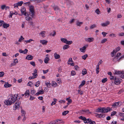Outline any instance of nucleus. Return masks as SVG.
Listing matches in <instances>:
<instances>
[{"mask_svg": "<svg viewBox=\"0 0 124 124\" xmlns=\"http://www.w3.org/2000/svg\"><path fill=\"white\" fill-rule=\"evenodd\" d=\"M87 73V70L85 69H83L82 71V74L83 75H85Z\"/></svg>", "mask_w": 124, "mask_h": 124, "instance_id": "26", "label": "nucleus"}, {"mask_svg": "<svg viewBox=\"0 0 124 124\" xmlns=\"http://www.w3.org/2000/svg\"><path fill=\"white\" fill-rule=\"evenodd\" d=\"M40 82L39 81H38L36 83V84H35V85L37 87H38L40 85Z\"/></svg>", "mask_w": 124, "mask_h": 124, "instance_id": "35", "label": "nucleus"}, {"mask_svg": "<svg viewBox=\"0 0 124 124\" xmlns=\"http://www.w3.org/2000/svg\"><path fill=\"white\" fill-rule=\"evenodd\" d=\"M44 91L43 89L39 90L38 92L35 95L36 96L40 94H43L44 93Z\"/></svg>", "mask_w": 124, "mask_h": 124, "instance_id": "10", "label": "nucleus"}, {"mask_svg": "<svg viewBox=\"0 0 124 124\" xmlns=\"http://www.w3.org/2000/svg\"><path fill=\"white\" fill-rule=\"evenodd\" d=\"M114 80L115 81V84L116 85H118L122 81V79H119L116 77H115Z\"/></svg>", "mask_w": 124, "mask_h": 124, "instance_id": "3", "label": "nucleus"}, {"mask_svg": "<svg viewBox=\"0 0 124 124\" xmlns=\"http://www.w3.org/2000/svg\"><path fill=\"white\" fill-rule=\"evenodd\" d=\"M95 114H97L96 115V116L97 118H103L105 116V114L103 113H102L99 114H97L96 113H95Z\"/></svg>", "mask_w": 124, "mask_h": 124, "instance_id": "6", "label": "nucleus"}, {"mask_svg": "<svg viewBox=\"0 0 124 124\" xmlns=\"http://www.w3.org/2000/svg\"><path fill=\"white\" fill-rule=\"evenodd\" d=\"M29 14L33 18L35 15L34 11H30Z\"/></svg>", "mask_w": 124, "mask_h": 124, "instance_id": "17", "label": "nucleus"}, {"mask_svg": "<svg viewBox=\"0 0 124 124\" xmlns=\"http://www.w3.org/2000/svg\"><path fill=\"white\" fill-rule=\"evenodd\" d=\"M53 8L54 10L55 11H60V9L57 6H54L53 7Z\"/></svg>", "mask_w": 124, "mask_h": 124, "instance_id": "20", "label": "nucleus"}, {"mask_svg": "<svg viewBox=\"0 0 124 124\" xmlns=\"http://www.w3.org/2000/svg\"><path fill=\"white\" fill-rule=\"evenodd\" d=\"M122 73V72L120 71H116L114 74H121Z\"/></svg>", "mask_w": 124, "mask_h": 124, "instance_id": "38", "label": "nucleus"}, {"mask_svg": "<svg viewBox=\"0 0 124 124\" xmlns=\"http://www.w3.org/2000/svg\"><path fill=\"white\" fill-rule=\"evenodd\" d=\"M87 124H95V122L93 121H91L90 123H89Z\"/></svg>", "mask_w": 124, "mask_h": 124, "instance_id": "61", "label": "nucleus"}, {"mask_svg": "<svg viewBox=\"0 0 124 124\" xmlns=\"http://www.w3.org/2000/svg\"><path fill=\"white\" fill-rule=\"evenodd\" d=\"M120 50V47H118L116 48L115 50V53L117 52V51H119Z\"/></svg>", "mask_w": 124, "mask_h": 124, "instance_id": "43", "label": "nucleus"}, {"mask_svg": "<svg viewBox=\"0 0 124 124\" xmlns=\"http://www.w3.org/2000/svg\"><path fill=\"white\" fill-rule=\"evenodd\" d=\"M107 41V39L104 38L102 40L101 43H104L106 41Z\"/></svg>", "mask_w": 124, "mask_h": 124, "instance_id": "39", "label": "nucleus"}, {"mask_svg": "<svg viewBox=\"0 0 124 124\" xmlns=\"http://www.w3.org/2000/svg\"><path fill=\"white\" fill-rule=\"evenodd\" d=\"M87 45L81 48L80 49V50L81 52L84 53L85 52V50L86 49V47H87Z\"/></svg>", "mask_w": 124, "mask_h": 124, "instance_id": "7", "label": "nucleus"}, {"mask_svg": "<svg viewBox=\"0 0 124 124\" xmlns=\"http://www.w3.org/2000/svg\"><path fill=\"white\" fill-rule=\"evenodd\" d=\"M23 37L22 36H21L20 38L18 39V41L19 42H21L23 40Z\"/></svg>", "mask_w": 124, "mask_h": 124, "instance_id": "55", "label": "nucleus"}, {"mask_svg": "<svg viewBox=\"0 0 124 124\" xmlns=\"http://www.w3.org/2000/svg\"><path fill=\"white\" fill-rule=\"evenodd\" d=\"M4 22L3 21H0V26H1L3 24Z\"/></svg>", "mask_w": 124, "mask_h": 124, "instance_id": "60", "label": "nucleus"}, {"mask_svg": "<svg viewBox=\"0 0 124 124\" xmlns=\"http://www.w3.org/2000/svg\"><path fill=\"white\" fill-rule=\"evenodd\" d=\"M116 113V112L115 111H113L111 112V116H112L115 115Z\"/></svg>", "mask_w": 124, "mask_h": 124, "instance_id": "41", "label": "nucleus"}, {"mask_svg": "<svg viewBox=\"0 0 124 124\" xmlns=\"http://www.w3.org/2000/svg\"><path fill=\"white\" fill-rule=\"evenodd\" d=\"M115 50H113V51L111 53V56L112 57H113L114 55V54L115 53Z\"/></svg>", "mask_w": 124, "mask_h": 124, "instance_id": "50", "label": "nucleus"}, {"mask_svg": "<svg viewBox=\"0 0 124 124\" xmlns=\"http://www.w3.org/2000/svg\"><path fill=\"white\" fill-rule=\"evenodd\" d=\"M30 11H34V7L33 6L31 5L29 7Z\"/></svg>", "mask_w": 124, "mask_h": 124, "instance_id": "25", "label": "nucleus"}, {"mask_svg": "<svg viewBox=\"0 0 124 124\" xmlns=\"http://www.w3.org/2000/svg\"><path fill=\"white\" fill-rule=\"evenodd\" d=\"M61 41L63 42L66 43L67 41V39L65 38H61Z\"/></svg>", "mask_w": 124, "mask_h": 124, "instance_id": "32", "label": "nucleus"}, {"mask_svg": "<svg viewBox=\"0 0 124 124\" xmlns=\"http://www.w3.org/2000/svg\"><path fill=\"white\" fill-rule=\"evenodd\" d=\"M73 62V61L72 60V58H70L69 59L68 63H70V62Z\"/></svg>", "mask_w": 124, "mask_h": 124, "instance_id": "48", "label": "nucleus"}, {"mask_svg": "<svg viewBox=\"0 0 124 124\" xmlns=\"http://www.w3.org/2000/svg\"><path fill=\"white\" fill-rule=\"evenodd\" d=\"M88 56L87 54H85L82 56V58L84 60H85L86 58Z\"/></svg>", "mask_w": 124, "mask_h": 124, "instance_id": "37", "label": "nucleus"}, {"mask_svg": "<svg viewBox=\"0 0 124 124\" xmlns=\"http://www.w3.org/2000/svg\"><path fill=\"white\" fill-rule=\"evenodd\" d=\"M95 114H97L96 115V116L97 118H103L105 116V114L103 113H102L99 114H97L96 113H95Z\"/></svg>", "mask_w": 124, "mask_h": 124, "instance_id": "5", "label": "nucleus"}, {"mask_svg": "<svg viewBox=\"0 0 124 124\" xmlns=\"http://www.w3.org/2000/svg\"><path fill=\"white\" fill-rule=\"evenodd\" d=\"M24 15H25L26 16H29V12H27L24 13Z\"/></svg>", "mask_w": 124, "mask_h": 124, "instance_id": "45", "label": "nucleus"}, {"mask_svg": "<svg viewBox=\"0 0 124 124\" xmlns=\"http://www.w3.org/2000/svg\"><path fill=\"white\" fill-rule=\"evenodd\" d=\"M32 84L31 82H29L27 84V85L31 87Z\"/></svg>", "mask_w": 124, "mask_h": 124, "instance_id": "58", "label": "nucleus"}, {"mask_svg": "<svg viewBox=\"0 0 124 124\" xmlns=\"http://www.w3.org/2000/svg\"><path fill=\"white\" fill-rule=\"evenodd\" d=\"M26 19L28 21H30L32 19V18L30 17L29 16H26Z\"/></svg>", "mask_w": 124, "mask_h": 124, "instance_id": "30", "label": "nucleus"}, {"mask_svg": "<svg viewBox=\"0 0 124 124\" xmlns=\"http://www.w3.org/2000/svg\"><path fill=\"white\" fill-rule=\"evenodd\" d=\"M54 57L56 59H59L60 57V56L59 54H57L56 52L54 53Z\"/></svg>", "mask_w": 124, "mask_h": 124, "instance_id": "16", "label": "nucleus"}, {"mask_svg": "<svg viewBox=\"0 0 124 124\" xmlns=\"http://www.w3.org/2000/svg\"><path fill=\"white\" fill-rule=\"evenodd\" d=\"M57 84L55 82L53 81L52 82V85L53 87H55L57 86Z\"/></svg>", "mask_w": 124, "mask_h": 124, "instance_id": "28", "label": "nucleus"}, {"mask_svg": "<svg viewBox=\"0 0 124 124\" xmlns=\"http://www.w3.org/2000/svg\"><path fill=\"white\" fill-rule=\"evenodd\" d=\"M20 103L19 102L16 103L14 105L13 109L16 110L19 107Z\"/></svg>", "mask_w": 124, "mask_h": 124, "instance_id": "4", "label": "nucleus"}, {"mask_svg": "<svg viewBox=\"0 0 124 124\" xmlns=\"http://www.w3.org/2000/svg\"><path fill=\"white\" fill-rule=\"evenodd\" d=\"M33 40L31 39H30L29 40H25V42H26V43H30L31 41H32Z\"/></svg>", "mask_w": 124, "mask_h": 124, "instance_id": "57", "label": "nucleus"}, {"mask_svg": "<svg viewBox=\"0 0 124 124\" xmlns=\"http://www.w3.org/2000/svg\"><path fill=\"white\" fill-rule=\"evenodd\" d=\"M79 118L84 121H85V120L86 119V118L85 117H83L82 116L79 117Z\"/></svg>", "mask_w": 124, "mask_h": 124, "instance_id": "33", "label": "nucleus"}, {"mask_svg": "<svg viewBox=\"0 0 124 124\" xmlns=\"http://www.w3.org/2000/svg\"><path fill=\"white\" fill-rule=\"evenodd\" d=\"M23 1H20L17 3L18 6H21L23 3Z\"/></svg>", "mask_w": 124, "mask_h": 124, "instance_id": "36", "label": "nucleus"}, {"mask_svg": "<svg viewBox=\"0 0 124 124\" xmlns=\"http://www.w3.org/2000/svg\"><path fill=\"white\" fill-rule=\"evenodd\" d=\"M70 47V46L67 45H66L64 46L63 47V49L64 50H65L67 48H69Z\"/></svg>", "mask_w": 124, "mask_h": 124, "instance_id": "29", "label": "nucleus"}, {"mask_svg": "<svg viewBox=\"0 0 124 124\" xmlns=\"http://www.w3.org/2000/svg\"><path fill=\"white\" fill-rule=\"evenodd\" d=\"M107 80V78H104L102 80V82L103 83H104L106 82Z\"/></svg>", "mask_w": 124, "mask_h": 124, "instance_id": "40", "label": "nucleus"}, {"mask_svg": "<svg viewBox=\"0 0 124 124\" xmlns=\"http://www.w3.org/2000/svg\"><path fill=\"white\" fill-rule=\"evenodd\" d=\"M76 23L77 25L80 26L81 25L83 24V22H79L78 21V20L76 21Z\"/></svg>", "mask_w": 124, "mask_h": 124, "instance_id": "18", "label": "nucleus"}, {"mask_svg": "<svg viewBox=\"0 0 124 124\" xmlns=\"http://www.w3.org/2000/svg\"><path fill=\"white\" fill-rule=\"evenodd\" d=\"M95 12L98 14H99L100 12L99 9H97L95 11Z\"/></svg>", "mask_w": 124, "mask_h": 124, "instance_id": "54", "label": "nucleus"}, {"mask_svg": "<svg viewBox=\"0 0 124 124\" xmlns=\"http://www.w3.org/2000/svg\"><path fill=\"white\" fill-rule=\"evenodd\" d=\"M72 100L71 99H70L68 100V102L67 103L68 105H69L70 103L72 102Z\"/></svg>", "mask_w": 124, "mask_h": 124, "instance_id": "56", "label": "nucleus"}, {"mask_svg": "<svg viewBox=\"0 0 124 124\" xmlns=\"http://www.w3.org/2000/svg\"><path fill=\"white\" fill-rule=\"evenodd\" d=\"M72 42L71 41H68L67 40V41L66 42V43L68 45H70L72 44Z\"/></svg>", "mask_w": 124, "mask_h": 124, "instance_id": "42", "label": "nucleus"}, {"mask_svg": "<svg viewBox=\"0 0 124 124\" xmlns=\"http://www.w3.org/2000/svg\"><path fill=\"white\" fill-rule=\"evenodd\" d=\"M112 109L110 107H108L107 108L100 107L96 109V112H101L102 113H107L108 112L110 111Z\"/></svg>", "mask_w": 124, "mask_h": 124, "instance_id": "2", "label": "nucleus"}, {"mask_svg": "<svg viewBox=\"0 0 124 124\" xmlns=\"http://www.w3.org/2000/svg\"><path fill=\"white\" fill-rule=\"evenodd\" d=\"M17 96V94H16L11 95L8 100L4 101V103L7 105H11L15 102Z\"/></svg>", "mask_w": 124, "mask_h": 124, "instance_id": "1", "label": "nucleus"}, {"mask_svg": "<svg viewBox=\"0 0 124 124\" xmlns=\"http://www.w3.org/2000/svg\"><path fill=\"white\" fill-rule=\"evenodd\" d=\"M71 74L72 76H74L76 75V72L74 70H72L71 71Z\"/></svg>", "mask_w": 124, "mask_h": 124, "instance_id": "44", "label": "nucleus"}, {"mask_svg": "<svg viewBox=\"0 0 124 124\" xmlns=\"http://www.w3.org/2000/svg\"><path fill=\"white\" fill-rule=\"evenodd\" d=\"M86 120L87 121V122L88 123H90V122L92 121L90 119H89V118H88V119H86H86L85 120V121H86Z\"/></svg>", "mask_w": 124, "mask_h": 124, "instance_id": "59", "label": "nucleus"}, {"mask_svg": "<svg viewBox=\"0 0 124 124\" xmlns=\"http://www.w3.org/2000/svg\"><path fill=\"white\" fill-rule=\"evenodd\" d=\"M40 42L43 45H46L47 43V41L45 40H40Z\"/></svg>", "mask_w": 124, "mask_h": 124, "instance_id": "13", "label": "nucleus"}, {"mask_svg": "<svg viewBox=\"0 0 124 124\" xmlns=\"http://www.w3.org/2000/svg\"><path fill=\"white\" fill-rule=\"evenodd\" d=\"M113 61L115 62H119L120 61V59L117 56H116L113 58Z\"/></svg>", "mask_w": 124, "mask_h": 124, "instance_id": "11", "label": "nucleus"}, {"mask_svg": "<svg viewBox=\"0 0 124 124\" xmlns=\"http://www.w3.org/2000/svg\"><path fill=\"white\" fill-rule=\"evenodd\" d=\"M119 115L123 117L124 116V113H119Z\"/></svg>", "mask_w": 124, "mask_h": 124, "instance_id": "64", "label": "nucleus"}, {"mask_svg": "<svg viewBox=\"0 0 124 124\" xmlns=\"http://www.w3.org/2000/svg\"><path fill=\"white\" fill-rule=\"evenodd\" d=\"M33 56L31 55H28L26 57V59L28 60H31L32 59Z\"/></svg>", "mask_w": 124, "mask_h": 124, "instance_id": "12", "label": "nucleus"}, {"mask_svg": "<svg viewBox=\"0 0 124 124\" xmlns=\"http://www.w3.org/2000/svg\"><path fill=\"white\" fill-rule=\"evenodd\" d=\"M12 85L9 84L8 83L6 82L4 85V86L5 88H8L10 87Z\"/></svg>", "mask_w": 124, "mask_h": 124, "instance_id": "15", "label": "nucleus"}, {"mask_svg": "<svg viewBox=\"0 0 124 124\" xmlns=\"http://www.w3.org/2000/svg\"><path fill=\"white\" fill-rule=\"evenodd\" d=\"M56 35V32L55 31H53V33L52 34V33H51L50 34V36H54Z\"/></svg>", "mask_w": 124, "mask_h": 124, "instance_id": "49", "label": "nucleus"}, {"mask_svg": "<svg viewBox=\"0 0 124 124\" xmlns=\"http://www.w3.org/2000/svg\"><path fill=\"white\" fill-rule=\"evenodd\" d=\"M30 63L31 65H32L33 66L35 67V64L34 62H30Z\"/></svg>", "mask_w": 124, "mask_h": 124, "instance_id": "51", "label": "nucleus"}, {"mask_svg": "<svg viewBox=\"0 0 124 124\" xmlns=\"http://www.w3.org/2000/svg\"><path fill=\"white\" fill-rule=\"evenodd\" d=\"M119 103H120V102H119L114 103L112 105V107H117V106H118L119 105Z\"/></svg>", "mask_w": 124, "mask_h": 124, "instance_id": "19", "label": "nucleus"}, {"mask_svg": "<svg viewBox=\"0 0 124 124\" xmlns=\"http://www.w3.org/2000/svg\"><path fill=\"white\" fill-rule=\"evenodd\" d=\"M89 111V110L88 109H86L84 110H80V112L81 114H83L84 113V112L85 113L86 111Z\"/></svg>", "mask_w": 124, "mask_h": 124, "instance_id": "27", "label": "nucleus"}, {"mask_svg": "<svg viewBox=\"0 0 124 124\" xmlns=\"http://www.w3.org/2000/svg\"><path fill=\"white\" fill-rule=\"evenodd\" d=\"M4 73L3 72H0V77H2L4 74Z\"/></svg>", "mask_w": 124, "mask_h": 124, "instance_id": "47", "label": "nucleus"}, {"mask_svg": "<svg viewBox=\"0 0 124 124\" xmlns=\"http://www.w3.org/2000/svg\"><path fill=\"white\" fill-rule=\"evenodd\" d=\"M85 80H83L81 82L80 85L79 86V88H80L83 86L85 84Z\"/></svg>", "mask_w": 124, "mask_h": 124, "instance_id": "23", "label": "nucleus"}, {"mask_svg": "<svg viewBox=\"0 0 124 124\" xmlns=\"http://www.w3.org/2000/svg\"><path fill=\"white\" fill-rule=\"evenodd\" d=\"M5 5H2L1 6V8L2 10H4V9H5Z\"/></svg>", "mask_w": 124, "mask_h": 124, "instance_id": "62", "label": "nucleus"}, {"mask_svg": "<svg viewBox=\"0 0 124 124\" xmlns=\"http://www.w3.org/2000/svg\"><path fill=\"white\" fill-rule=\"evenodd\" d=\"M96 26L95 24H93L90 27V29H93L94 28L96 27Z\"/></svg>", "mask_w": 124, "mask_h": 124, "instance_id": "46", "label": "nucleus"}, {"mask_svg": "<svg viewBox=\"0 0 124 124\" xmlns=\"http://www.w3.org/2000/svg\"><path fill=\"white\" fill-rule=\"evenodd\" d=\"M45 31H43L42 32H41L40 33V34H41V36L42 37H44L45 36H44L45 34Z\"/></svg>", "mask_w": 124, "mask_h": 124, "instance_id": "34", "label": "nucleus"}, {"mask_svg": "<svg viewBox=\"0 0 124 124\" xmlns=\"http://www.w3.org/2000/svg\"><path fill=\"white\" fill-rule=\"evenodd\" d=\"M69 112V111H63L62 113V115H65Z\"/></svg>", "mask_w": 124, "mask_h": 124, "instance_id": "31", "label": "nucleus"}, {"mask_svg": "<svg viewBox=\"0 0 124 124\" xmlns=\"http://www.w3.org/2000/svg\"><path fill=\"white\" fill-rule=\"evenodd\" d=\"M36 92L34 90H32L31 91V93L32 95H33V94H35V93Z\"/></svg>", "mask_w": 124, "mask_h": 124, "instance_id": "53", "label": "nucleus"}, {"mask_svg": "<svg viewBox=\"0 0 124 124\" xmlns=\"http://www.w3.org/2000/svg\"><path fill=\"white\" fill-rule=\"evenodd\" d=\"M110 23V22L109 21H107L105 23H102L101 25L102 26L105 27L106 26L109 25Z\"/></svg>", "mask_w": 124, "mask_h": 124, "instance_id": "8", "label": "nucleus"}, {"mask_svg": "<svg viewBox=\"0 0 124 124\" xmlns=\"http://www.w3.org/2000/svg\"><path fill=\"white\" fill-rule=\"evenodd\" d=\"M14 8H17L18 7V5L17 3L15 4H14Z\"/></svg>", "mask_w": 124, "mask_h": 124, "instance_id": "63", "label": "nucleus"}, {"mask_svg": "<svg viewBox=\"0 0 124 124\" xmlns=\"http://www.w3.org/2000/svg\"><path fill=\"white\" fill-rule=\"evenodd\" d=\"M56 123H64V122L62 120L57 119L55 120Z\"/></svg>", "mask_w": 124, "mask_h": 124, "instance_id": "24", "label": "nucleus"}, {"mask_svg": "<svg viewBox=\"0 0 124 124\" xmlns=\"http://www.w3.org/2000/svg\"><path fill=\"white\" fill-rule=\"evenodd\" d=\"M25 95V97L27 98L29 97V90H27L26 91L25 93L24 94Z\"/></svg>", "mask_w": 124, "mask_h": 124, "instance_id": "14", "label": "nucleus"}, {"mask_svg": "<svg viewBox=\"0 0 124 124\" xmlns=\"http://www.w3.org/2000/svg\"><path fill=\"white\" fill-rule=\"evenodd\" d=\"M49 60L50 59L48 57H46L44 59V62L46 64L47 63Z\"/></svg>", "mask_w": 124, "mask_h": 124, "instance_id": "22", "label": "nucleus"}, {"mask_svg": "<svg viewBox=\"0 0 124 124\" xmlns=\"http://www.w3.org/2000/svg\"><path fill=\"white\" fill-rule=\"evenodd\" d=\"M14 14V13L12 11H11L10 12L9 16L11 18L12 17V15Z\"/></svg>", "mask_w": 124, "mask_h": 124, "instance_id": "52", "label": "nucleus"}, {"mask_svg": "<svg viewBox=\"0 0 124 124\" xmlns=\"http://www.w3.org/2000/svg\"><path fill=\"white\" fill-rule=\"evenodd\" d=\"M9 26V24L6 23H4L3 25V27L4 28H7Z\"/></svg>", "mask_w": 124, "mask_h": 124, "instance_id": "21", "label": "nucleus"}, {"mask_svg": "<svg viewBox=\"0 0 124 124\" xmlns=\"http://www.w3.org/2000/svg\"><path fill=\"white\" fill-rule=\"evenodd\" d=\"M94 40V38H88L85 39V40L89 42H93Z\"/></svg>", "mask_w": 124, "mask_h": 124, "instance_id": "9", "label": "nucleus"}]
</instances>
